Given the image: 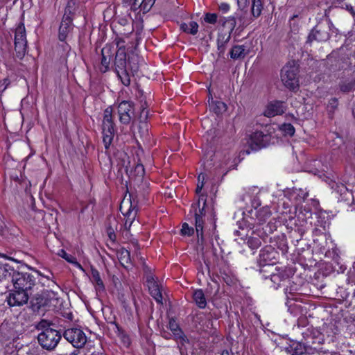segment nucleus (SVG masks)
<instances>
[{
    "mask_svg": "<svg viewBox=\"0 0 355 355\" xmlns=\"http://www.w3.org/2000/svg\"><path fill=\"white\" fill-rule=\"evenodd\" d=\"M51 324L46 320L40 321L37 329L41 332L37 336V340L40 345L47 350H52L58 345L61 339L60 332L52 327Z\"/></svg>",
    "mask_w": 355,
    "mask_h": 355,
    "instance_id": "1",
    "label": "nucleus"
},
{
    "mask_svg": "<svg viewBox=\"0 0 355 355\" xmlns=\"http://www.w3.org/2000/svg\"><path fill=\"white\" fill-rule=\"evenodd\" d=\"M114 108L107 107L103 112L102 122L103 142L105 148L108 149L114 136V123L113 121Z\"/></svg>",
    "mask_w": 355,
    "mask_h": 355,
    "instance_id": "2",
    "label": "nucleus"
},
{
    "mask_svg": "<svg viewBox=\"0 0 355 355\" xmlns=\"http://www.w3.org/2000/svg\"><path fill=\"white\" fill-rule=\"evenodd\" d=\"M38 275L37 273L16 272L12 276L13 287L15 289L31 293L33 288L36 285V282L39 278Z\"/></svg>",
    "mask_w": 355,
    "mask_h": 355,
    "instance_id": "3",
    "label": "nucleus"
},
{
    "mask_svg": "<svg viewBox=\"0 0 355 355\" xmlns=\"http://www.w3.org/2000/svg\"><path fill=\"white\" fill-rule=\"evenodd\" d=\"M298 67L294 62L286 64L281 71V80L287 88L294 90L299 87Z\"/></svg>",
    "mask_w": 355,
    "mask_h": 355,
    "instance_id": "4",
    "label": "nucleus"
},
{
    "mask_svg": "<svg viewBox=\"0 0 355 355\" xmlns=\"http://www.w3.org/2000/svg\"><path fill=\"white\" fill-rule=\"evenodd\" d=\"M27 40L25 26L19 24L15 32V51L16 56L21 60L26 53Z\"/></svg>",
    "mask_w": 355,
    "mask_h": 355,
    "instance_id": "5",
    "label": "nucleus"
},
{
    "mask_svg": "<svg viewBox=\"0 0 355 355\" xmlns=\"http://www.w3.org/2000/svg\"><path fill=\"white\" fill-rule=\"evenodd\" d=\"M63 336L76 348L83 347L87 340L84 331L79 328L67 329L64 331Z\"/></svg>",
    "mask_w": 355,
    "mask_h": 355,
    "instance_id": "6",
    "label": "nucleus"
},
{
    "mask_svg": "<svg viewBox=\"0 0 355 355\" xmlns=\"http://www.w3.org/2000/svg\"><path fill=\"white\" fill-rule=\"evenodd\" d=\"M197 206L199 207V209L198 211H197L196 209L195 210L196 230L198 237H199L200 236L202 237V230L204 224L202 217L205 214V208L206 206V196L203 194L200 195L198 202L195 205H193L192 207L195 208Z\"/></svg>",
    "mask_w": 355,
    "mask_h": 355,
    "instance_id": "7",
    "label": "nucleus"
},
{
    "mask_svg": "<svg viewBox=\"0 0 355 355\" xmlns=\"http://www.w3.org/2000/svg\"><path fill=\"white\" fill-rule=\"evenodd\" d=\"M31 295L32 293L14 288L10 291L7 297V302L10 306H20L26 304Z\"/></svg>",
    "mask_w": 355,
    "mask_h": 355,
    "instance_id": "8",
    "label": "nucleus"
},
{
    "mask_svg": "<svg viewBox=\"0 0 355 355\" xmlns=\"http://www.w3.org/2000/svg\"><path fill=\"white\" fill-rule=\"evenodd\" d=\"M119 119L122 124H129L134 116L133 105L126 101L121 102L117 105Z\"/></svg>",
    "mask_w": 355,
    "mask_h": 355,
    "instance_id": "9",
    "label": "nucleus"
},
{
    "mask_svg": "<svg viewBox=\"0 0 355 355\" xmlns=\"http://www.w3.org/2000/svg\"><path fill=\"white\" fill-rule=\"evenodd\" d=\"M68 3L59 28L58 37L60 41H65L73 29L72 18L70 16L69 6Z\"/></svg>",
    "mask_w": 355,
    "mask_h": 355,
    "instance_id": "10",
    "label": "nucleus"
},
{
    "mask_svg": "<svg viewBox=\"0 0 355 355\" xmlns=\"http://www.w3.org/2000/svg\"><path fill=\"white\" fill-rule=\"evenodd\" d=\"M230 25V31L225 33H219L217 38V47L219 53H223L226 49V45L231 38V33L236 26V20L234 17H229L225 22Z\"/></svg>",
    "mask_w": 355,
    "mask_h": 355,
    "instance_id": "11",
    "label": "nucleus"
},
{
    "mask_svg": "<svg viewBox=\"0 0 355 355\" xmlns=\"http://www.w3.org/2000/svg\"><path fill=\"white\" fill-rule=\"evenodd\" d=\"M269 136L262 132L256 131L251 134L248 139L247 143L252 150L265 147L268 142Z\"/></svg>",
    "mask_w": 355,
    "mask_h": 355,
    "instance_id": "12",
    "label": "nucleus"
},
{
    "mask_svg": "<svg viewBox=\"0 0 355 355\" xmlns=\"http://www.w3.org/2000/svg\"><path fill=\"white\" fill-rule=\"evenodd\" d=\"M286 111L284 102L275 101L270 102L263 112L264 116L267 117H273L277 115L282 114Z\"/></svg>",
    "mask_w": 355,
    "mask_h": 355,
    "instance_id": "13",
    "label": "nucleus"
},
{
    "mask_svg": "<svg viewBox=\"0 0 355 355\" xmlns=\"http://www.w3.org/2000/svg\"><path fill=\"white\" fill-rule=\"evenodd\" d=\"M311 349L318 351V347L317 346L313 347L311 342L306 340L304 347L300 343H296L293 344L290 349H287V351L291 355H309L307 353H309Z\"/></svg>",
    "mask_w": 355,
    "mask_h": 355,
    "instance_id": "14",
    "label": "nucleus"
},
{
    "mask_svg": "<svg viewBox=\"0 0 355 355\" xmlns=\"http://www.w3.org/2000/svg\"><path fill=\"white\" fill-rule=\"evenodd\" d=\"M147 286L151 296L155 300L157 303H162V295L157 282L152 275L148 276Z\"/></svg>",
    "mask_w": 355,
    "mask_h": 355,
    "instance_id": "15",
    "label": "nucleus"
},
{
    "mask_svg": "<svg viewBox=\"0 0 355 355\" xmlns=\"http://www.w3.org/2000/svg\"><path fill=\"white\" fill-rule=\"evenodd\" d=\"M329 38V34L326 28L317 26L313 28L311 33L309 35L308 41L311 42L315 40L322 42L328 40Z\"/></svg>",
    "mask_w": 355,
    "mask_h": 355,
    "instance_id": "16",
    "label": "nucleus"
},
{
    "mask_svg": "<svg viewBox=\"0 0 355 355\" xmlns=\"http://www.w3.org/2000/svg\"><path fill=\"white\" fill-rule=\"evenodd\" d=\"M125 1L131 5L132 10L139 9L143 12L149 11L155 3V0H125Z\"/></svg>",
    "mask_w": 355,
    "mask_h": 355,
    "instance_id": "17",
    "label": "nucleus"
},
{
    "mask_svg": "<svg viewBox=\"0 0 355 355\" xmlns=\"http://www.w3.org/2000/svg\"><path fill=\"white\" fill-rule=\"evenodd\" d=\"M115 67L118 70H125L127 67L126 52L123 50H117L115 57Z\"/></svg>",
    "mask_w": 355,
    "mask_h": 355,
    "instance_id": "18",
    "label": "nucleus"
},
{
    "mask_svg": "<svg viewBox=\"0 0 355 355\" xmlns=\"http://www.w3.org/2000/svg\"><path fill=\"white\" fill-rule=\"evenodd\" d=\"M90 279L92 282L94 284L97 292L104 291L105 286L101 278L99 272L96 269L92 268Z\"/></svg>",
    "mask_w": 355,
    "mask_h": 355,
    "instance_id": "19",
    "label": "nucleus"
},
{
    "mask_svg": "<svg viewBox=\"0 0 355 355\" xmlns=\"http://www.w3.org/2000/svg\"><path fill=\"white\" fill-rule=\"evenodd\" d=\"M248 52L244 45H235L230 51V57L234 60L244 58Z\"/></svg>",
    "mask_w": 355,
    "mask_h": 355,
    "instance_id": "20",
    "label": "nucleus"
},
{
    "mask_svg": "<svg viewBox=\"0 0 355 355\" xmlns=\"http://www.w3.org/2000/svg\"><path fill=\"white\" fill-rule=\"evenodd\" d=\"M193 299L198 308H205L207 305V300L202 290H196L193 293Z\"/></svg>",
    "mask_w": 355,
    "mask_h": 355,
    "instance_id": "21",
    "label": "nucleus"
},
{
    "mask_svg": "<svg viewBox=\"0 0 355 355\" xmlns=\"http://www.w3.org/2000/svg\"><path fill=\"white\" fill-rule=\"evenodd\" d=\"M270 208L267 206L255 210L256 218L260 224L264 223L270 216Z\"/></svg>",
    "mask_w": 355,
    "mask_h": 355,
    "instance_id": "22",
    "label": "nucleus"
},
{
    "mask_svg": "<svg viewBox=\"0 0 355 355\" xmlns=\"http://www.w3.org/2000/svg\"><path fill=\"white\" fill-rule=\"evenodd\" d=\"M16 273V271L8 264L0 263V280L6 279L12 277Z\"/></svg>",
    "mask_w": 355,
    "mask_h": 355,
    "instance_id": "23",
    "label": "nucleus"
},
{
    "mask_svg": "<svg viewBox=\"0 0 355 355\" xmlns=\"http://www.w3.org/2000/svg\"><path fill=\"white\" fill-rule=\"evenodd\" d=\"M58 255L64 259L67 262L72 263L77 268L84 270L82 266L76 261V257L73 256L69 254L66 252V251L63 249H61L58 251Z\"/></svg>",
    "mask_w": 355,
    "mask_h": 355,
    "instance_id": "24",
    "label": "nucleus"
},
{
    "mask_svg": "<svg viewBox=\"0 0 355 355\" xmlns=\"http://www.w3.org/2000/svg\"><path fill=\"white\" fill-rule=\"evenodd\" d=\"M118 257L120 263L124 267H128V265L131 263L130 252L125 248H122L119 251Z\"/></svg>",
    "mask_w": 355,
    "mask_h": 355,
    "instance_id": "25",
    "label": "nucleus"
},
{
    "mask_svg": "<svg viewBox=\"0 0 355 355\" xmlns=\"http://www.w3.org/2000/svg\"><path fill=\"white\" fill-rule=\"evenodd\" d=\"M181 29L185 33L194 35L198 31V24L193 21H191L189 23H183L181 24Z\"/></svg>",
    "mask_w": 355,
    "mask_h": 355,
    "instance_id": "26",
    "label": "nucleus"
},
{
    "mask_svg": "<svg viewBox=\"0 0 355 355\" xmlns=\"http://www.w3.org/2000/svg\"><path fill=\"white\" fill-rule=\"evenodd\" d=\"M263 4L261 0H252V14L254 17H258L261 14Z\"/></svg>",
    "mask_w": 355,
    "mask_h": 355,
    "instance_id": "27",
    "label": "nucleus"
},
{
    "mask_svg": "<svg viewBox=\"0 0 355 355\" xmlns=\"http://www.w3.org/2000/svg\"><path fill=\"white\" fill-rule=\"evenodd\" d=\"M105 51H106L105 49H103L101 51L102 59H101V62L100 70L101 72H103V73L106 72L108 70L110 62V58L107 57L105 55Z\"/></svg>",
    "mask_w": 355,
    "mask_h": 355,
    "instance_id": "28",
    "label": "nucleus"
},
{
    "mask_svg": "<svg viewBox=\"0 0 355 355\" xmlns=\"http://www.w3.org/2000/svg\"><path fill=\"white\" fill-rule=\"evenodd\" d=\"M170 330L173 332V334L176 338H181L182 332L179 327V325L174 319H171L168 322Z\"/></svg>",
    "mask_w": 355,
    "mask_h": 355,
    "instance_id": "29",
    "label": "nucleus"
},
{
    "mask_svg": "<svg viewBox=\"0 0 355 355\" xmlns=\"http://www.w3.org/2000/svg\"><path fill=\"white\" fill-rule=\"evenodd\" d=\"M209 106L216 114H220L226 110V105L221 101L214 102L211 101L209 103Z\"/></svg>",
    "mask_w": 355,
    "mask_h": 355,
    "instance_id": "30",
    "label": "nucleus"
},
{
    "mask_svg": "<svg viewBox=\"0 0 355 355\" xmlns=\"http://www.w3.org/2000/svg\"><path fill=\"white\" fill-rule=\"evenodd\" d=\"M116 73L123 85L128 86L130 84V78L127 72V69L121 71L118 70Z\"/></svg>",
    "mask_w": 355,
    "mask_h": 355,
    "instance_id": "31",
    "label": "nucleus"
},
{
    "mask_svg": "<svg viewBox=\"0 0 355 355\" xmlns=\"http://www.w3.org/2000/svg\"><path fill=\"white\" fill-rule=\"evenodd\" d=\"M32 306L34 309H39L44 304V299L39 294H36L31 300Z\"/></svg>",
    "mask_w": 355,
    "mask_h": 355,
    "instance_id": "32",
    "label": "nucleus"
},
{
    "mask_svg": "<svg viewBox=\"0 0 355 355\" xmlns=\"http://www.w3.org/2000/svg\"><path fill=\"white\" fill-rule=\"evenodd\" d=\"M248 245L252 250L259 248L261 245V239L259 237H250L247 241Z\"/></svg>",
    "mask_w": 355,
    "mask_h": 355,
    "instance_id": "33",
    "label": "nucleus"
},
{
    "mask_svg": "<svg viewBox=\"0 0 355 355\" xmlns=\"http://www.w3.org/2000/svg\"><path fill=\"white\" fill-rule=\"evenodd\" d=\"M217 19H218V15L216 13L207 12L205 15L204 21L206 23L214 24L217 21Z\"/></svg>",
    "mask_w": 355,
    "mask_h": 355,
    "instance_id": "34",
    "label": "nucleus"
},
{
    "mask_svg": "<svg viewBox=\"0 0 355 355\" xmlns=\"http://www.w3.org/2000/svg\"><path fill=\"white\" fill-rule=\"evenodd\" d=\"M281 130L289 136H293L295 133L294 127L290 123H284L282 125Z\"/></svg>",
    "mask_w": 355,
    "mask_h": 355,
    "instance_id": "35",
    "label": "nucleus"
},
{
    "mask_svg": "<svg viewBox=\"0 0 355 355\" xmlns=\"http://www.w3.org/2000/svg\"><path fill=\"white\" fill-rule=\"evenodd\" d=\"M136 212H137V211L135 210L134 208H132V207H130V209H128V212L126 213L127 220H126L125 223V226L128 225V220H130V223H129L128 226L130 227V225H131V224L132 223V220H133V219L135 217Z\"/></svg>",
    "mask_w": 355,
    "mask_h": 355,
    "instance_id": "36",
    "label": "nucleus"
},
{
    "mask_svg": "<svg viewBox=\"0 0 355 355\" xmlns=\"http://www.w3.org/2000/svg\"><path fill=\"white\" fill-rule=\"evenodd\" d=\"M338 105V99L336 98H332L331 99H330L327 105L328 111L330 112H334V110L337 108Z\"/></svg>",
    "mask_w": 355,
    "mask_h": 355,
    "instance_id": "37",
    "label": "nucleus"
},
{
    "mask_svg": "<svg viewBox=\"0 0 355 355\" xmlns=\"http://www.w3.org/2000/svg\"><path fill=\"white\" fill-rule=\"evenodd\" d=\"M119 337L121 343H123V345L125 347H128L130 346V343H131L130 342V339L129 336L126 334L123 333V332L119 333Z\"/></svg>",
    "mask_w": 355,
    "mask_h": 355,
    "instance_id": "38",
    "label": "nucleus"
},
{
    "mask_svg": "<svg viewBox=\"0 0 355 355\" xmlns=\"http://www.w3.org/2000/svg\"><path fill=\"white\" fill-rule=\"evenodd\" d=\"M181 232L182 235L190 236L193 234V230L190 227L187 223H184L181 229Z\"/></svg>",
    "mask_w": 355,
    "mask_h": 355,
    "instance_id": "39",
    "label": "nucleus"
},
{
    "mask_svg": "<svg viewBox=\"0 0 355 355\" xmlns=\"http://www.w3.org/2000/svg\"><path fill=\"white\" fill-rule=\"evenodd\" d=\"M116 46L118 50H123V51H125L124 43L125 40L123 38L117 37L115 40Z\"/></svg>",
    "mask_w": 355,
    "mask_h": 355,
    "instance_id": "40",
    "label": "nucleus"
},
{
    "mask_svg": "<svg viewBox=\"0 0 355 355\" xmlns=\"http://www.w3.org/2000/svg\"><path fill=\"white\" fill-rule=\"evenodd\" d=\"M352 88V85L349 83H343L340 84V89L342 92H349Z\"/></svg>",
    "mask_w": 355,
    "mask_h": 355,
    "instance_id": "41",
    "label": "nucleus"
},
{
    "mask_svg": "<svg viewBox=\"0 0 355 355\" xmlns=\"http://www.w3.org/2000/svg\"><path fill=\"white\" fill-rule=\"evenodd\" d=\"M283 279H284V277H279L278 275H274L271 277V281L277 285H279L280 282Z\"/></svg>",
    "mask_w": 355,
    "mask_h": 355,
    "instance_id": "42",
    "label": "nucleus"
},
{
    "mask_svg": "<svg viewBox=\"0 0 355 355\" xmlns=\"http://www.w3.org/2000/svg\"><path fill=\"white\" fill-rule=\"evenodd\" d=\"M300 214L304 215V216H306V218H311V216H312V213H311V210L309 208L306 209L305 207L300 212ZM299 217H300V215H299Z\"/></svg>",
    "mask_w": 355,
    "mask_h": 355,
    "instance_id": "43",
    "label": "nucleus"
},
{
    "mask_svg": "<svg viewBox=\"0 0 355 355\" xmlns=\"http://www.w3.org/2000/svg\"><path fill=\"white\" fill-rule=\"evenodd\" d=\"M135 171L136 172H137L138 174H139L141 177H142L144 174V168L142 164L137 165L135 167Z\"/></svg>",
    "mask_w": 355,
    "mask_h": 355,
    "instance_id": "44",
    "label": "nucleus"
},
{
    "mask_svg": "<svg viewBox=\"0 0 355 355\" xmlns=\"http://www.w3.org/2000/svg\"><path fill=\"white\" fill-rule=\"evenodd\" d=\"M219 8L223 12H227L230 10V5L227 3H221L219 5Z\"/></svg>",
    "mask_w": 355,
    "mask_h": 355,
    "instance_id": "45",
    "label": "nucleus"
},
{
    "mask_svg": "<svg viewBox=\"0 0 355 355\" xmlns=\"http://www.w3.org/2000/svg\"><path fill=\"white\" fill-rule=\"evenodd\" d=\"M205 180V175L203 173H200L198 177V184H202V186L204 187Z\"/></svg>",
    "mask_w": 355,
    "mask_h": 355,
    "instance_id": "46",
    "label": "nucleus"
},
{
    "mask_svg": "<svg viewBox=\"0 0 355 355\" xmlns=\"http://www.w3.org/2000/svg\"><path fill=\"white\" fill-rule=\"evenodd\" d=\"M147 116H148V111L146 110L145 109H143L141 112V118H144V119H146L147 118Z\"/></svg>",
    "mask_w": 355,
    "mask_h": 355,
    "instance_id": "47",
    "label": "nucleus"
},
{
    "mask_svg": "<svg viewBox=\"0 0 355 355\" xmlns=\"http://www.w3.org/2000/svg\"><path fill=\"white\" fill-rule=\"evenodd\" d=\"M202 188L203 186H202V184H197V187L196 189V193L199 194L201 192Z\"/></svg>",
    "mask_w": 355,
    "mask_h": 355,
    "instance_id": "48",
    "label": "nucleus"
},
{
    "mask_svg": "<svg viewBox=\"0 0 355 355\" xmlns=\"http://www.w3.org/2000/svg\"><path fill=\"white\" fill-rule=\"evenodd\" d=\"M109 236L110 239H112V237H115V235L114 234V230H108Z\"/></svg>",
    "mask_w": 355,
    "mask_h": 355,
    "instance_id": "49",
    "label": "nucleus"
},
{
    "mask_svg": "<svg viewBox=\"0 0 355 355\" xmlns=\"http://www.w3.org/2000/svg\"><path fill=\"white\" fill-rule=\"evenodd\" d=\"M307 196H308V193H303V196H302V198L303 200H304Z\"/></svg>",
    "mask_w": 355,
    "mask_h": 355,
    "instance_id": "50",
    "label": "nucleus"
},
{
    "mask_svg": "<svg viewBox=\"0 0 355 355\" xmlns=\"http://www.w3.org/2000/svg\"><path fill=\"white\" fill-rule=\"evenodd\" d=\"M340 269L341 272H343L346 269V267L344 266H341L340 267Z\"/></svg>",
    "mask_w": 355,
    "mask_h": 355,
    "instance_id": "51",
    "label": "nucleus"
},
{
    "mask_svg": "<svg viewBox=\"0 0 355 355\" xmlns=\"http://www.w3.org/2000/svg\"><path fill=\"white\" fill-rule=\"evenodd\" d=\"M350 10L351 13H352L354 16H355V12L353 10L352 7H351V8H350V10Z\"/></svg>",
    "mask_w": 355,
    "mask_h": 355,
    "instance_id": "52",
    "label": "nucleus"
},
{
    "mask_svg": "<svg viewBox=\"0 0 355 355\" xmlns=\"http://www.w3.org/2000/svg\"><path fill=\"white\" fill-rule=\"evenodd\" d=\"M162 336H163V337H164V338H166V339L170 338V337H168V334H162Z\"/></svg>",
    "mask_w": 355,
    "mask_h": 355,
    "instance_id": "53",
    "label": "nucleus"
},
{
    "mask_svg": "<svg viewBox=\"0 0 355 355\" xmlns=\"http://www.w3.org/2000/svg\"><path fill=\"white\" fill-rule=\"evenodd\" d=\"M134 246L135 248V250H137L138 248L137 243L134 244Z\"/></svg>",
    "mask_w": 355,
    "mask_h": 355,
    "instance_id": "54",
    "label": "nucleus"
},
{
    "mask_svg": "<svg viewBox=\"0 0 355 355\" xmlns=\"http://www.w3.org/2000/svg\"><path fill=\"white\" fill-rule=\"evenodd\" d=\"M353 268H354V269L355 270V262H354V264H353Z\"/></svg>",
    "mask_w": 355,
    "mask_h": 355,
    "instance_id": "55",
    "label": "nucleus"
}]
</instances>
